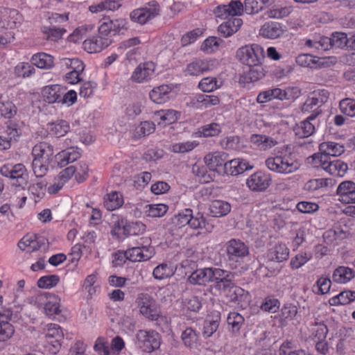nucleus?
Wrapping results in <instances>:
<instances>
[{
    "label": "nucleus",
    "mask_w": 355,
    "mask_h": 355,
    "mask_svg": "<svg viewBox=\"0 0 355 355\" xmlns=\"http://www.w3.org/2000/svg\"><path fill=\"white\" fill-rule=\"evenodd\" d=\"M141 239L144 240L141 245L132 247L126 250L128 260L132 262L147 261L155 254L154 248L150 245V239L146 237Z\"/></svg>",
    "instance_id": "5"
},
{
    "label": "nucleus",
    "mask_w": 355,
    "mask_h": 355,
    "mask_svg": "<svg viewBox=\"0 0 355 355\" xmlns=\"http://www.w3.org/2000/svg\"><path fill=\"white\" fill-rule=\"evenodd\" d=\"M46 298L48 301L45 303L44 311L49 316L58 315L60 313V299L54 294L46 293L44 295H40V298Z\"/></svg>",
    "instance_id": "26"
},
{
    "label": "nucleus",
    "mask_w": 355,
    "mask_h": 355,
    "mask_svg": "<svg viewBox=\"0 0 355 355\" xmlns=\"http://www.w3.org/2000/svg\"><path fill=\"white\" fill-rule=\"evenodd\" d=\"M50 131L57 138L64 136L69 130V125L65 121L60 120L49 124Z\"/></svg>",
    "instance_id": "44"
},
{
    "label": "nucleus",
    "mask_w": 355,
    "mask_h": 355,
    "mask_svg": "<svg viewBox=\"0 0 355 355\" xmlns=\"http://www.w3.org/2000/svg\"><path fill=\"white\" fill-rule=\"evenodd\" d=\"M243 10V4L240 1H232L228 5H220L214 10L216 17L226 19L230 15H240Z\"/></svg>",
    "instance_id": "15"
},
{
    "label": "nucleus",
    "mask_w": 355,
    "mask_h": 355,
    "mask_svg": "<svg viewBox=\"0 0 355 355\" xmlns=\"http://www.w3.org/2000/svg\"><path fill=\"white\" fill-rule=\"evenodd\" d=\"M243 24V21L240 18L232 17L227 21L221 24L218 28V31L220 35L225 37H227L238 31Z\"/></svg>",
    "instance_id": "20"
},
{
    "label": "nucleus",
    "mask_w": 355,
    "mask_h": 355,
    "mask_svg": "<svg viewBox=\"0 0 355 355\" xmlns=\"http://www.w3.org/2000/svg\"><path fill=\"white\" fill-rule=\"evenodd\" d=\"M125 25V21L122 19L116 20L106 19L98 27V34L103 37L112 38V36L119 33L121 29L126 28Z\"/></svg>",
    "instance_id": "9"
},
{
    "label": "nucleus",
    "mask_w": 355,
    "mask_h": 355,
    "mask_svg": "<svg viewBox=\"0 0 355 355\" xmlns=\"http://www.w3.org/2000/svg\"><path fill=\"white\" fill-rule=\"evenodd\" d=\"M171 89L166 85L154 88L149 94L150 99L157 103L161 104L168 98L167 95L171 92Z\"/></svg>",
    "instance_id": "31"
},
{
    "label": "nucleus",
    "mask_w": 355,
    "mask_h": 355,
    "mask_svg": "<svg viewBox=\"0 0 355 355\" xmlns=\"http://www.w3.org/2000/svg\"><path fill=\"white\" fill-rule=\"evenodd\" d=\"M329 40L333 47L343 49L346 46L348 48L349 38L345 33L336 32L331 35Z\"/></svg>",
    "instance_id": "42"
},
{
    "label": "nucleus",
    "mask_w": 355,
    "mask_h": 355,
    "mask_svg": "<svg viewBox=\"0 0 355 355\" xmlns=\"http://www.w3.org/2000/svg\"><path fill=\"white\" fill-rule=\"evenodd\" d=\"M159 12L160 7L158 3L155 1H152L145 7L133 10L130 13V17L133 21L144 24L148 21L159 15Z\"/></svg>",
    "instance_id": "7"
},
{
    "label": "nucleus",
    "mask_w": 355,
    "mask_h": 355,
    "mask_svg": "<svg viewBox=\"0 0 355 355\" xmlns=\"http://www.w3.org/2000/svg\"><path fill=\"white\" fill-rule=\"evenodd\" d=\"M197 102L201 103L205 107H207L218 105L219 98L216 96L200 94L197 96Z\"/></svg>",
    "instance_id": "57"
},
{
    "label": "nucleus",
    "mask_w": 355,
    "mask_h": 355,
    "mask_svg": "<svg viewBox=\"0 0 355 355\" xmlns=\"http://www.w3.org/2000/svg\"><path fill=\"white\" fill-rule=\"evenodd\" d=\"M327 333V327L323 323L315 324L313 328V335L318 340H325Z\"/></svg>",
    "instance_id": "64"
},
{
    "label": "nucleus",
    "mask_w": 355,
    "mask_h": 355,
    "mask_svg": "<svg viewBox=\"0 0 355 355\" xmlns=\"http://www.w3.org/2000/svg\"><path fill=\"white\" fill-rule=\"evenodd\" d=\"M137 306L139 308L140 313L151 320H156L159 314L153 306V300L148 294H140L137 299Z\"/></svg>",
    "instance_id": "10"
},
{
    "label": "nucleus",
    "mask_w": 355,
    "mask_h": 355,
    "mask_svg": "<svg viewBox=\"0 0 355 355\" xmlns=\"http://www.w3.org/2000/svg\"><path fill=\"white\" fill-rule=\"evenodd\" d=\"M227 254L230 260L236 261L249 254V248L244 242L232 239L225 244Z\"/></svg>",
    "instance_id": "8"
},
{
    "label": "nucleus",
    "mask_w": 355,
    "mask_h": 355,
    "mask_svg": "<svg viewBox=\"0 0 355 355\" xmlns=\"http://www.w3.org/2000/svg\"><path fill=\"white\" fill-rule=\"evenodd\" d=\"M15 331V327L12 324L0 319V342H6L10 339Z\"/></svg>",
    "instance_id": "46"
},
{
    "label": "nucleus",
    "mask_w": 355,
    "mask_h": 355,
    "mask_svg": "<svg viewBox=\"0 0 355 355\" xmlns=\"http://www.w3.org/2000/svg\"><path fill=\"white\" fill-rule=\"evenodd\" d=\"M289 254L288 249L284 244H277L268 253V257L272 261L282 262L286 261Z\"/></svg>",
    "instance_id": "32"
},
{
    "label": "nucleus",
    "mask_w": 355,
    "mask_h": 355,
    "mask_svg": "<svg viewBox=\"0 0 355 355\" xmlns=\"http://www.w3.org/2000/svg\"><path fill=\"white\" fill-rule=\"evenodd\" d=\"M181 339L184 346L188 348L196 349L198 346V334L191 327H187L182 331Z\"/></svg>",
    "instance_id": "28"
},
{
    "label": "nucleus",
    "mask_w": 355,
    "mask_h": 355,
    "mask_svg": "<svg viewBox=\"0 0 355 355\" xmlns=\"http://www.w3.org/2000/svg\"><path fill=\"white\" fill-rule=\"evenodd\" d=\"M270 181L268 175L261 172H257L247 180L246 184L252 191H262L269 187Z\"/></svg>",
    "instance_id": "14"
},
{
    "label": "nucleus",
    "mask_w": 355,
    "mask_h": 355,
    "mask_svg": "<svg viewBox=\"0 0 355 355\" xmlns=\"http://www.w3.org/2000/svg\"><path fill=\"white\" fill-rule=\"evenodd\" d=\"M331 283L329 278L320 277L318 279L316 285L313 286V291L317 294H326L329 291Z\"/></svg>",
    "instance_id": "50"
},
{
    "label": "nucleus",
    "mask_w": 355,
    "mask_h": 355,
    "mask_svg": "<svg viewBox=\"0 0 355 355\" xmlns=\"http://www.w3.org/2000/svg\"><path fill=\"white\" fill-rule=\"evenodd\" d=\"M154 72V64L153 62H145L139 64L135 69L132 80L137 83L146 80Z\"/></svg>",
    "instance_id": "21"
},
{
    "label": "nucleus",
    "mask_w": 355,
    "mask_h": 355,
    "mask_svg": "<svg viewBox=\"0 0 355 355\" xmlns=\"http://www.w3.org/2000/svg\"><path fill=\"white\" fill-rule=\"evenodd\" d=\"M173 268L167 263H161L153 270V275L156 279H164L169 278L174 275Z\"/></svg>",
    "instance_id": "39"
},
{
    "label": "nucleus",
    "mask_w": 355,
    "mask_h": 355,
    "mask_svg": "<svg viewBox=\"0 0 355 355\" xmlns=\"http://www.w3.org/2000/svg\"><path fill=\"white\" fill-rule=\"evenodd\" d=\"M46 185L47 182L44 180H42L30 185L28 190L33 195L39 198H42L44 196V188Z\"/></svg>",
    "instance_id": "59"
},
{
    "label": "nucleus",
    "mask_w": 355,
    "mask_h": 355,
    "mask_svg": "<svg viewBox=\"0 0 355 355\" xmlns=\"http://www.w3.org/2000/svg\"><path fill=\"white\" fill-rule=\"evenodd\" d=\"M46 338L49 344L55 349H58L60 346V341L63 338V333L60 327L55 324L49 325L46 334Z\"/></svg>",
    "instance_id": "25"
},
{
    "label": "nucleus",
    "mask_w": 355,
    "mask_h": 355,
    "mask_svg": "<svg viewBox=\"0 0 355 355\" xmlns=\"http://www.w3.org/2000/svg\"><path fill=\"white\" fill-rule=\"evenodd\" d=\"M285 30L282 26L277 22H267L265 23L259 31V34L268 39H276L281 37Z\"/></svg>",
    "instance_id": "18"
},
{
    "label": "nucleus",
    "mask_w": 355,
    "mask_h": 355,
    "mask_svg": "<svg viewBox=\"0 0 355 355\" xmlns=\"http://www.w3.org/2000/svg\"><path fill=\"white\" fill-rule=\"evenodd\" d=\"M251 67L252 68L245 72L241 78L245 83L257 82L265 76V70L261 64L251 66Z\"/></svg>",
    "instance_id": "30"
},
{
    "label": "nucleus",
    "mask_w": 355,
    "mask_h": 355,
    "mask_svg": "<svg viewBox=\"0 0 355 355\" xmlns=\"http://www.w3.org/2000/svg\"><path fill=\"white\" fill-rule=\"evenodd\" d=\"M53 153V146L46 142H40L35 145L32 150L34 158L46 161H51Z\"/></svg>",
    "instance_id": "22"
},
{
    "label": "nucleus",
    "mask_w": 355,
    "mask_h": 355,
    "mask_svg": "<svg viewBox=\"0 0 355 355\" xmlns=\"http://www.w3.org/2000/svg\"><path fill=\"white\" fill-rule=\"evenodd\" d=\"M253 166L242 159H234L225 164V173L230 175H237L247 170H250Z\"/></svg>",
    "instance_id": "16"
},
{
    "label": "nucleus",
    "mask_w": 355,
    "mask_h": 355,
    "mask_svg": "<svg viewBox=\"0 0 355 355\" xmlns=\"http://www.w3.org/2000/svg\"><path fill=\"white\" fill-rule=\"evenodd\" d=\"M340 108L343 113L349 116H355V101L346 98L340 102Z\"/></svg>",
    "instance_id": "52"
},
{
    "label": "nucleus",
    "mask_w": 355,
    "mask_h": 355,
    "mask_svg": "<svg viewBox=\"0 0 355 355\" xmlns=\"http://www.w3.org/2000/svg\"><path fill=\"white\" fill-rule=\"evenodd\" d=\"M123 202L122 196L119 193L114 191L107 194V198L104 201V206L107 210L112 211L119 208L123 205Z\"/></svg>",
    "instance_id": "35"
},
{
    "label": "nucleus",
    "mask_w": 355,
    "mask_h": 355,
    "mask_svg": "<svg viewBox=\"0 0 355 355\" xmlns=\"http://www.w3.org/2000/svg\"><path fill=\"white\" fill-rule=\"evenodd\" d=\"M146 211L147 216L152 218L162 217L168 211V206L164 204L148 205Z\"/></svg>",
    "instance_id": "47"
},
{
    "label": "nucleus",
    "mask_w": 355,
    "mask_h": 355,
    "mask_svg": "<svg viewBox=\"0 0 355 355\" xmlns=\"http://www.w3.org/2000/svg\"><path fill=\"white\" fill-rule=\"evenodd\" d=\"M319 103V100L316 97H309L304 103L302 105L301 110L303 113H309L314 110H320L318 107H316Z\"/></svg>",
    "instance_id": "62"
},
{
    "label": "nucleus",
    "mask_w": 355,
    "mask_h": 355,
    "mask_svg": "<svg viewBox=\"0 0 355 355\" xmlns=\"http://www.w3.org/2000/svg\"><path fill=\"white\" fill-rule=\"evenodd\" d=\"M136 337L137 346L144 352L150 353L159 347V334L153 331L139 330Z\"/></svg>",
    "instance_id": "6"
},
{
    "label": "nucleus",
    "mask_w": 355,
    "mask_h": 355,
    "mask_svg": "<svg viewBox=\"0 0 355 355\" xmlns=\"http://www.w3.org/2000/svg\"><path fill=\"white\" fill-rule=\"evenodd\" d=\"M31 61L40 69H51L53 66V58L45 53H39L33 55Z\"/></svg>",
    "instance_id": "33"
},
{
    "label": "nucleus",
    "mask_w": 355,
    "mask_h": 355,
    "mask_svg": "<svg viewBox=\"0 0 355 355\" xmlns=\"http://www.w3.org/2000/svg\"><path fill=\"white\" fill-rule=\"evenodd\" d=\"M312 256L310 253L298 254L293 257L291 261V268L293 269H298L309 260L311 259Z\"/></svg>",
    "instance_id": "55"
},
{
    "label": "nucleus",
    "mask_w": 355,
    "mask_h": 355,
    "mask_svg": "<svg viewBox=\"0 0 355 355\" xmlns=\"http://www.w3.org/2000/svg\"><path fill=\"white\" fill-rule=\"evenodd\" d=\"M355 277V272L349 268L340 266L336 268L333 274V280L337 283H346Z\"/></svg>",
    "instance_id": "29"
},
{
    "label": "nucleus",
    "mask_w": 355,
    "mask_h": 355,
    "mask_svg": "<svg viewBox=\"0 0 355 355\" xmlns=\"http://www.w3.org/2000/svg\"><path fill=\"white\" fill-rule=\"evenodd\" d=\"M259 0H245L244 6L243 5V10L248 15L257 13L262 10Z\"/></svg>",
    "instance_id": "56"
},
{
    "label": "nucleus",
    "mask_w": 355,
    "mask_h": 355,
    "mask_svg": "<svg viewBox=\"0 0 355 355\" xmlns=\"http://www.w3.org/2000/svg\"><path fill=\"white\" fill-rule=\"evenodd\" d=\"M297 209L299 211L304 214H311L319 209V206L314 202L302 201L297 203Z\"/></svg>",
    "instance_id": "61"
},
{
    "label": "nucleus",
    "mask_w": 355,
    "mask_h": 355,
    "mask_svg": "<svg viewBox=\"0 0 355 355\" xmlns=\"http://www.w3.org/2000/svg\"><path fill=\"white\" fill-rule=\"evenodd\" d=\"M49 163L50 161L34 158L32 167L33 173L37 178H43L46 174Z\"/></svg>",
    "instance_id": "45"
},
{
    "label": "nucleus",
    "mask_w": 355,
    "mask_h": 355,
    "mask_svg": "<svg viewBox=\"0 0 355 355\" xmlns=\"http://www.w3.org/2000/svg\"><path fill=\"white\" fill-rule=\"evenodd\" d=\"M220 131V125L216 123H212L202 127V134L206 137L217 136Z\"/></svg>",
    "instance_id": "58"
},
{
    "label": "nucleus",
    "mask_w": 355,
    "mask_h": 355,
    "mask_svg": "<svg viewBox=\"0 0 355 355\" xmlns=\"http://www.w3.org/2000/svg\"><path fill=\"white\" fill-rule=\"evenodd\" d=\"M216 78H205L200 80L198 87L203 92H210L216 89Z\"/></svg>",
    "instance_id": "63"
},
{
    "label": "nucleus",
    "mask_w": 355,
    "mask_h": 355,
    "mask_svg": "<svg viewBox=\"0 0 355 355\" xmlns=\"http://www.w3.org/2000/svg\"><path fill=\"white\" fill-rule=\"evenodd\" d=\"M60 277L56 275L43 276L37 281V286L41 288H51L57 285Z\"/></svg>",
    "instance_id": "48"
},
{
    "label": "nucleus",
    "mask_w": 355,
    "mask_h": 355,
    "mask_svg": "<svg viewBox=\"0 0 355 355\" xmlns=\"http://www.w3.org/2000/svg\"><path fill=\"white\" fill-rule=\"evenodd\" d=\"M112 42V39L110 37H103L98 35L83 42L84 49L89 53L101 51L105 48L109 46Z\"/></svg>",
    "instance_id": "11"
},
{
    "label": "nucleus",
    "mask_w": 355,
    "mask_h": 355,
    "mask_svg": "<svg viewBox=\"0 0 355 355\" xmlns=\"http://www.w3.org/2000/svg\"><path fill=\"white\" fill-rule=\"evenodd\" d=\"M180 112L173 110H159L155 112V115L158 116L164 123V125L175 123L180 116Z\"/></svg>",
    "instance_id": "41"
},
{
    "label": "nucleus",
    "mask_w": 355,
    "mask_h": 355,
    "mask_svg": "<svg viewBox=\"0 0 355 355\" xmlns=\"http://www.w3.org/2000/svg\"><path fill=\"white\" fill-rule=\"evenodd\" d=\"M146 230V225L141 222H132L124 227V232L128 235H139L143 234Z\"/></svg>",
    "instance_id": "49"
},
{
    "label": "nucleus",
    "mask_w": 355,
    "mask_h": 355,
    "mask_svg": "<svg viewBox=\"0 0 355 355\" xmlns=\"http://www.w3.org/2000/svg\"><path fill=\"white\" fill-rule=\"evenodd\" d=\"M65 32L64 28L56 26H44L42 28V33L45 35L46 38L52 41L60 39Z\"/></svg>",
    "instance_id": "40"
},
{
    "label": "nucleus",
    "mask_w": 355,
    "mask_h": 355,
    "mask_svg": "<svg viewBox=\"0 0 355 355\" xmlns=\"http://www.w3.org/2000/svg\"><path fill=\"white\" fill-rule=\"evenodd\" d=\"M226 296L230 298L232 302L240 304L248 298L249 295L248 292L234 284L233 288H231V293H229Z\"/></svg>",
    "instance_id": "37"
},
{
    "label": "nucleus",
    "mask_w": 355,
    "mask_h": 355,
    "mask_svg": "<svg viewBox=\"0 0 355 355\" xmlns=\"http://www.w3.org/2000/svg\"><path fill=\"white\" fill-rule=\"evenodd\" d=\"M26 168L24 165L18 164L12 167L11 178L16 180L15 184L17 187H22L26 184V178L24 177Z\"/></svg>",
    "instance_id": "43"
},
{
    "label": "nucleus",
    "mask_w": 355,
    "mask_h": 355,
    "mask_svg": "<svg viewBox=\"0 0 355 355\" xmlns=\"http://www.w3.org/2000/svg\"><path fill=\"white\" fill-rule=\"evenodd\" d=\"M279 308V302L277 299L267 297L261 305V309L267 312L275 313Z\"/></svg>",
    "instance_id": "53"
},
{
    "label": "nucleus",
    "mask_w": 355,
    "mask_h": 355,
    "mask_svg": "<svg viewBox=\"0 0 355 355\" xmlns=\"http://www.w3.org/2000/svg\"><path fill=\"white\" fill-rule=\"evenodd\" d=\"M321 112V110H314L313 113L308 116L306 120L302 121L300 124L294 129L295 135L300 138H306L312 135L315 130L313 121Z\"/></svg>",
    "instance_id": "12"
},
{
    "label": "nucleus",
    "mask_w": 355,
    "mask_h": 355,
    "mask_svg": "<svg viewBox=\"0 0 355 355\" xmlns=\"http://www.w3.org/2000/svg\"><path fill=\"white\" fill-rule=\"evenodd\" d=\"M233 279L234 275L232 273L220 268H216L213 282L209 288V292L215 296L221 294L227 295L229 293H231V288L234 285Z\"/></svg>",
    "instance_id": "2"
},
{
    "label": "nucleus",
    "mask_w": 355,
    "mask_h": 355,
    "mask_svg": "<svg viewBox=\"0 0 355 355\" xmlns=\"http://www.w3.org/2000/svg\"><path fill=\"white\" fill-rule=\"evenodd\" d=\"M209 70V67L207 62L203 60H196L187 67L186 71L191 76H198L205 71Z\"/></svg>",
    "instance_id": "38"
},
{
    "label": "nucleus",
    "mask_w": 355,
    "mask_h": 355,
    "mask_svg": "<svg viewBox=\"0 0 355 355\" xmlns=\"http://www.w3.org/2000/svg\"><path fill=\"white\" fill-rule=\"evenodd\" d=\"M236 56L243 64L250 67L261 64L264 59L262 48L257 44L240 48L236 52Z\"/></svg>",
    "instance_id": "3"
},
{
    "label": "nucleus",
    "mask_w": 355,
    "mask_h": 355,
    "mask_svg": "<svg viewBox=\"0 0 355 355\" xmlns=\"http://www.w3.org/2000/svg\"><path fill=\"white\" fill-rule=\"evenodd\" d=\"M312 157L315 164L334 176L343 177L348 169L347 164L340 159H327L325 155H313Z\"/></svg>",
    "instance_id": "4"
},
{
    "label": "nucleus",
    "mask_w": 355,
    "mask_h": 355,
    "mask_svg": "<svg viewBox=\"0 0 355 355\" xmlns=\"http://www.w3.org/2000/svg\"><path fill=\"white\" fill-rule=\"evenodd\" d=\"M320 153H315L313 155H325L327 159H331L332 157L341 155L344 151V146L335 142H323L319 146Z\"/></svg>",
    "instance_id": "17"
},
{
    "label": "nucleus",
    "mask_w": 355,
    "mask_h": 355,
    "mask_svg": "<svg viewBox=\"0 0 355 355\" xmlns=\"http://www.w3.org/2000/svg\"><path fill=\"white\" fill-rule=\"evenodd\" d=\"M188 225L194 230L198 228H207L206 220L203 216L200 213H198L196 216H193V214H191V218H189Z\"/></svg>",
    "instance_id": "60"
},
{
    "label": "nucleus",
    "mask_w": 355,
    "mask_h": 355,
    "mask_svg": "<svg viewBox=\"0 0 355 355\" xmlns=\"http://www.w3.org/2000/svg\"><path fill=\"white\" fill-rule=\"evenodd\" d=\"M243 321V317L239 313L235 312L230 313L227 318V324L232 326L234 331H237L240 329Z\"/></svg>",
    "instance_id": "51"
},
{
    "label": "nucleus",
    "mask_w": 355,
    "mask_h": 355,
    "mask_svg": "<svg viewBox=\"0 0 355 355\" xmlns=\"http://www.w3.org/2000/svg\"><path fill=\"white\" fill-rule=\"evenodd\" d=\"M80 157V155L79 152L73 147L62 150L56 155V157L59 160L58 166L61 168L78 160Z\"/></svg>",
    "instance_id": "23"
},
{
    "label": "nucleus",
    "mask_w": 355,
    "mask_h": 355,
    "mask_svg": "<svg viewBox=\"0 0 355 355\" xmlns=\"http://www.w3.org/2000/svg\"><path fill=\"white\" fill-rule=\"evenodd\" d=\"M231 211L230 203L223 200H214L209 205L210 214L213 217L226 216Z\"/></svg>",
    "instance_id": "27"
},
{
    "label": "nucleus",
    "mask_w": 355,
    "mask_h": 355,
    "mask_svg": "<svg viewBox=\"0 0 355 355\" xmlns=\"http://www.w3.org/2000/svg\"><path fill=\"white\" fill-rule=\"evenodd\" d=\"M19 248L25 250L27 247L32 248L33 250H41L43 248V250H45L47 248L45 245V239H43L40 241H34L31 240L28 236L23 237L18 243Z\"/></svg>",
    "instance_id": "36"
},
{
    "label": "nucleus",
    "mask_w": 355,
    "mask_h": 355,
    "mask_svg": "<svg viewBox=\"0 0 355 355\" xmlns=\"http://www.w3.org/2000/svg\"><path fill=\"white\" fill-rule=\"evenodd\" d=\"M290 150L291 147L288 145H284L279 148L276 156L268 157L266 160L267 168L270 171L278 173L289 174L296 171L299 168L298 164L289 155H284V153H287Z\"/></svg>",
    "instance_id": "1"
},
{
    "label": "nucleus",
    "mask_w": 355,
    "mask_h": 355,
    "mask_svg": "<svg viewBox=\"0 0 355 355\" xmlns=\"http://www.w3.org/2000/svg\"><path fill=\"white\" fill-rule=\"evenodd\" d=\"M35 69L33 67L30 65L28 63L25 62L18 64L15 68V73L18 77H28L33 73Z\"/></svg>",
    "instance_id": "54"
},
{
    "label": "nucleus",
    "mask_w": 355,
    "mask_h": 355,
    "mask_svg": "<svg viewBox=\"0 0 355 355\" xmlns=\"http://www.w3.org/2000/svg\"><path fill=\"white\" fill-rule=\"evenodd\" d=\"M273 99H279L281 101L287 99V94L282 89L275 88L259 93L257 98L259 103H264Z\"/></svg>",
    "instance_id": "24"
},
{
    "label": "nucleus",
    "mask_w": 355,
    "mask_h": 355,
    "mask_svg": "<svg viewBox=\"0 0 355 355\" xmlns=\"http://www.w3.org/2000/svg\"><path fill=\"white\" fill-rule=\"evenodd\" d=\"M216 268H207L197 270L191 273L189 277V282L192 284L206 285L213 282L215 276Z\"/></svg>",
    "instance_id": "13"
},
{
    "label": "nucleus",
    "mask_w": 355,
    "mask_h": 355,
    "mask_svg": "<svg viewBox=\"0 0 355 355\" xmlns=\"http://www.w3.org/2000/svg\"><path fill=\"white\" fill-rule=\"evenodd\" d=\"M44 96L49 103H60L62 92L59 85L47 86L43 90Z\"/></svg>",
    "instance_id": "34"
},
{
    "label": "nucleus",
    "mask_w": 355,
    "mask_h": 355,
    "mask_svg": "<svg viewBox=\"0 0 355 355\" xmlns=\"http://www.w3.org/2000/svg\"><path fill=\"white\" fill-rule=\"evenodd\" d=\"M204 160L209 169L212 171H216L220 166H223L225 170V164L228 162L227 155L223 152L209 153L205 157Z\"/></svg>",
    "instance_id": "19"
}]
</instances>
